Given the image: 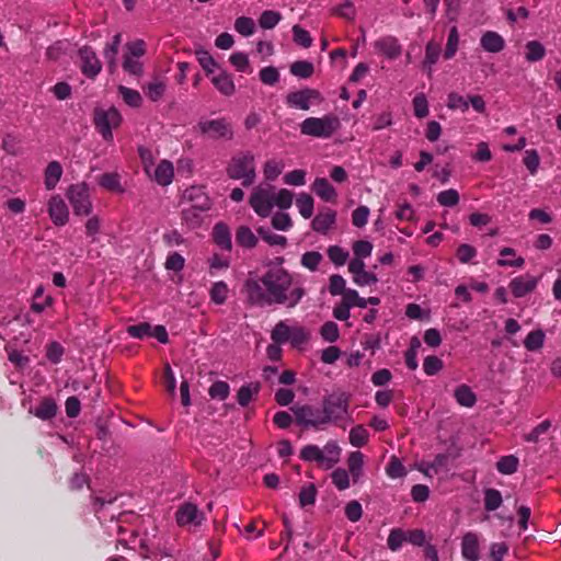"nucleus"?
<instances>
[{
  "mask_svg": "<svg viewBox=\"0 0 561 561\" xmlns=\"http://www.w3.org/2000/svg\"><path fill=\"white\" fill-rule=\"evenodd\" d=\"M261 283L248 280L245 284L249 300L257 306L278 304L293 308L306 294L302 283L282 266L271 267Z\"/></svg>",
  "mask_w": 561,
  "mask_h": 561,
  "instance_id": "nucleus-1",
  "label": "nucleus"
},
{
  "mask_svg": "<svg viewBox=\"0 0 561 561\" xmlns=\"http://www.w3.org/2000/svg\"><path fill=\"white\" fill-rule=\"evenodd\" d=\"M249 204L260 217H268L276 206L288 209L293 204V193L286 188L276 190L273 185L261 184L253 188Z\"/></svg>",
  "mask_w": 561,
  "mask_h": 561,
  "instance_id": "nucleus-2",
  "label": "nucleus"
},
{
  "mask_svg": "<svg viewBox=\"0 0 561 561\" xmlns=\"http://www.w3.org/2000/svg\"><path fill=\"white\" fill-rule=\"evenodd\" d=\"M351 393L342 390L325 394L321 400V408L325 424L344 427L352 419Z\"/></svg>",
  "mask_w": 561,
  "mask_h": 561,
  "instance_id": "nucleus-3",
  "label": "nucleus"
},
{
  "mask_svg": "<svg viewBox=\"0 0 561 561\" xmlns=\"http://www.w3.org/2000/svg\"><path fill=\"white\" fill-rule=\"evenodd\" d=\"M226 173L229 179L241 181L245 187L252 185L256 179L254 154L251 151L234 153L227 163Z\"/></svg>",
  "mask_w": 561,
  "mask_h": 561,
  "instance_id": "nucleus-4",
  "label": "nucleus"
},
{
  "mask_svg": "<svg viewBox=\"0 0 561 561\" xmlns=\"http://www.w3.org/2000/svg\"><path fill=\"white\" fill-rule=\"evenodd\" d=\"M341 448L334 440L328 442L323 449L317 445H307L300 450V458L304 461L317 462L324 469H331L339 462Z\"/></svg>",
  "mask_w": 561,
  "mask_h": 561,
  "instance_id": "nucleus-5",
  "label": "nucleus"
},
{
  "mask_svg": "<svg viewBox=\"0 0 561 561\" xmlns=\"http://www.w3.org/2000/svg\"><path fill=\"white\" fill-rule=\"evenodd\" d=\"M341 126L340 119L333 114L322 117H308L300 124L302 135L317 138H330Z\"/></svg>",
  "mask_w": 561,
  "mask_h": 561,
  "instance_id": "nucleus-6",
  "label": "nucleus"
},
{
  "mask_svg": "<svg viewBox=\"0 0 561 561\" xmlns=\"http://www.w3.org/2000/svg\"><path fill=\"white\" fill-rule=\"evenodd\" d=\"M123 122L122 114L115 107L96 108L94 111V125L105 141H113V129L121 126Z\"/></svg>",
  "mask_w": 561,
  "mask_h": 561,
  "instance_id": "nucleus-7",
  "label": "nucleus"
},
{
  "mask_svg": "<svg viewBox=\"0 0 561 561\" xmlns=\"http://www.w3.org/2000/svg\"><path fill=\"white\" fill-rule=\"evenodd\" d=\"M66 196L77 216H88L92 211V202L90 191L87 183L71 184L66 193Z\"/></svg>",
  "mask_w": 561,
  "mask_h": 561,
  "instance_id": "nucleus-8",
  "label": "nucleus"
},
{
  "mask_svg": "<svg viewBox=\"0 0 561 561\" xmlns=\"http://www.w3.org/2000/svg\"><path fill=\"white\" fill-rule=\"evenodd\" d=\"M296 422L306 428L324 430L327 427L322 408L311 404L295 405L291 408Z\"/></svg>",
  "mask_w": 561,
  "mask_h": 561,
  "instance_id": "nucleus-9",
  "label": "nucleus"
},
{
  "mask_svg": "<svg viewBox=\"0 0 561 561\" xmlns=\"http://www.w3.org/2000/svg\"><path fill=\"white\" fill-rule=\"evenodd\" d=\"M198 129L211 139H231L233 136L231 125L225 118L201 121Z\"/></svg>",
  "mask_w": 561,
  "mask_h": 561,
  "instance_id": "nucleus-10",
  "label": "nucleus"
},
{
  "mask_svg": "<svg viewBox=\"0 0 561 561\" xmlns=\"http://www.w3.org/2000/svg\"><path fill=\"white\" fill-rule=\"evenodd\" d=\"M47 211L50 220L57 227L65 226L69 220V209L64 198L56 194L47 202Z\"/></svg>",
  "mask_w": 561,
  "mask_h": 561,
  "instance_id": "nucleus-11",
  "label": "nucleus"
},
{
  "mask_svg": "<svg viewBox=\"0 0 561 561\" xmlns=\"http://www.w3.org/2000/svg\"><path fill=\"white\" fill-rule=\"evenodd\" d=\"M79 57L81 60V71L90 79H94L101 71L102 65L95 51L89 47L83 46L79 49Z\"/></svg>",
  "mask_w": 561,
  "mask_h": 561,
  "instance_id": "nucleus-12",
  "label": "nucleus"
},
{
  "mask_svg": "<svg viewBox=\"0 0 561 561\" xmlns=\"http://www.w3.org/2000/svg\"><path fill=\"white\" fill-rule=\"evenodd\" d=\"M539 283V277L530 274L519 275L511 279L508 288L515 298H523L533 293Z\"/></svg>",
  "mask_w": 561,
  "mask_h": 561,
  "instance_id": "nucleus-13",
  "label": "nucleus"
},
{
  "mask_svg": "<svg viewBox=\"0 0 561 561\" xmlns=\"http://www.w3.org/2000/svg\"><path fill=\"white\" fill-rule=\"evenodd\" d=\"M175 518L180 526H198L204 520V514L195 504L185 503L176 511Z\"/></svg>",
  "mask_w": 561,
  "mask_h": 561,
  "instance_id": "nucleus-14",
  "label": "nucleus"
},
{
  "mask_svg": "<svg viewBox=\"0 0 561 561\" xmlns=\"http://www.w3.org/2000/svg\"><path fill=\"white\" fill-rule=\"evenodd\" d=\"M320 93L313 89H304L296 92L288 93L286 102L290 107L307 111L310 108L312 100H319Z\"/></svg>",
  "mask_w": 561,
  "mask_h": 561,
  "instance_id": "nucleus-15",
  "label": "nucleus"
},
{
  "mask_svg": "<svg viewBox=\"0 0 561 561\" xmlns=\"http://www.w3.org/2000/svg\"><path fill=\"white\" fill-rule=\"evenodd\" d=\"M375 49L387 57L388 59H396L401 55L402 47L394 36H382L374 43Z\"/></svg>",
  "mask_w": 561,
  "mask_h": 561,
  "instance_id": "nucleus-16",
  "label": "nucleus"
},
{
  "mask_svg": "<svg viewBox=\"0 0 561 561\" xmlns=\"http://www.w3.org/2000/svg\"><path fill=\"white\" fill-rule=\"evenodd\" d=\"M151 180L161 186H168L172 183L174 178V167L169 160H161L148 175Z\"/></svg>",
  "mask_w": 561,
  "mask_h": 561,
  "instance_id": "nucleus-17",
  "label": "nucleus"
},
{
  "mask_svg": "<svg viewBox=\"0 0 561 561\" xmlns=\"http://www.w3.org/2000/svg\"><path fill=\"white\" fill-rule=\"evenodd\" d=\"M184 197L192 203L191 205L196 206L199 209L208 210L211 206V202L203 186L195 185L186 188Z\"/></svg>",
  "mask_w": 561,
  "mask_h": 561,
  "instance_id": "nucleus-18",
  "label": "nucleus"
},
{
  "mask_svg": "<svg viewBox=\"0 0 561 561\" xmlns=\"http://www.w3.org/2000/svg\"><path fill=\"white\" fill-rule=\"evenodd\" d=\"M461 553L468 561L479 560V537L477 534L469 531L463 535L461 541Z\"/></svg>",
  "mask_w": 561,
  "mask_h": 561,
  "instance_id": "nucleus-19",
  "label": "nucleus"
},
{
  "mask_svg": "<svg viewBox=\"0 0 561 561\" xmlns=\"http://www.w3.org/2000/svg\"><path fill=\"white\" fill-rule=\"evenodd\" d=\"M57 410L56 401L50 397H45L37 407L30 409V413L43 421H48L56 416Z\"/></svg>",
  "mask_w": 561,
  "mask_h": 561,
  "instance_id": "nucleus-20",
  "label": "nucleus"
},
{
  "mask_svg": "<svg viewBox=\"0 0 561 561\" xmlns=\"http://www.w3.org/2000/svg\"><path fill=\"white\" fill-rule=\"evenodd\" d=\"M480 45L488 53H500L505 47L504 38L494 31H486L480 38Z\"/></svg>",
  "mask_w": 561,
  "mask_h": 561,
  "instance_id": "nucleus-21",
  "label": "nucleus"
},
{
  "mask_svg": "<svg viewBox=\"0 0 561 561\" xmlns=\"http://www.w3.org/2000/svg\"><path fill=\"white\" fill-rule=\"evenodd\" d=\"M214 242L222 250L230 251L232 249L231 232L227 224L217 222L211 231Z\"/></svg>",
  "mask_w": 561,
  "mask_h": 561,
  "instance_id": "nucleus-22",
  "label": "nucleus"
},
{
  "mask_svg": "<svg viewBox=\"0 0 561 561\" xmlns=\"http://www.w3.org/2000/svg\"><path fill=\"white\" fill-rule=\"evenodd\" d=\"M442 54L440 44L435 41L427 42L425 46V56L422 61L423 69L427 72L428 76H432L433 68L437 64L439 56Z\"/></svg>",
  "mask_w": 561,
  "mask_h": 561,
  "instance_id": "nucleus-23",
  "label": "nucleus"
},
{
  "mask_svg": "<svg viewBox=\"0 0 561 561\" xmlns=\"http://www.w3.org/2000/svg\"><path fill=\"white\" fill-rule=\"evenodd\" d=\"M336 213L332 209L320 211L312 220V229L319 233H327L335 224Z\"/></svg>",
  "mask_w": 561,
  "mask_h": 561,
  "instance_id": "nucleus-24",
  "label": "nucleus"
},
{
  "mask_svg": "<svg viewBox=\"0 0 561 561\" xmlns=\"http://www.w3.org/2000/svg\"><path fill=\"white\" fill-rule=\"evenodd\" d=\"M211 82L215 88L224 95L230 96L236 91V85L232 76L226 71H220L211 77Z\"/></svg>",
  "mask_w": 561,
  "mask_h": 561,
  "instance_id": "nucleus-25",
  "label": "nucleus"
},
{
  "mask_svg": "<svg viewBox=\"0 0 561 561\" xmlns=\"http://www.w3.org/2000/svg\"><path fill=\"white\" fill-rule=\"evenodd\" d=\"M62 175V167L58 161H50L44 171V185L47 191L54 190Z\"/></svg>",
  "mask_w": 561,
  "mask_h": 561,
  "instance_id": "nucleus-26",
  "label": "nucleus"
},
{
  "mask_svg": "<svg viewBox=\"0 0 561 561\" xmlns=\"http://www.w3.org/2000/svg\"><path fill=\"white\" fill-rule=\"evenodd\" d=\"M312 191L324 202H334L337 195L325 178H317L312 183Z\"/></svg>",
  "mask_w": 561,
  "mask_h": 561,
  "instance_id": "nucleus-27",
  "label": "nucleus"
},
{
  "mask_svg": "<svg viewBox=\"0 0 561 561\" xmlns=\"http://www.w3.org/2000/svg\"><path fill=\"white\" fill-rule=\"evenodd\" d=\"M257 237L248 226H240L236 230V242L239 247L244 249H253L257 244Z\"/></svg>",
  "mask_w": 561,
  "mask_h": 561,
  "instance_id": "nucleus-28",
  "label": "nucleus"
},
{
  "mask_svg": "<svg viewBox=\"0 0 561 561\" xmlns=\"http://www.w3.org/2000/svg\"><path fill=\"white\" fill-rule=\"evenodd\" d=\"M207 209H199L196 206L190 205L182 209V224L186 225L190 229L201 226L203 221L202 213Z\"/></svg>",
  "mask_w": 561,
  "mask_h": 561,
  "instance_id": "nucleus-29",
  "label": "nucleus"
},
{
  "mask_svg": "<svg viewBox=\"0 0 561 561\" xmlns=\"http://www.w3.org/2000/svg\"><path fill=\"white\" fill-rule=\"evenodd\" d=\"M98 183L101 187L115 193H123L121 175L117 172H106L99 176Z\"/></svg>",
  "mask_w": 561,
  "mask_h": 561,
  "instance_id": "nucleus-30",
  "label": "nucleus"
},
{
  "mask_svg": "<svg viewBox=\"0 0 561 561\" xmlns=\"http://www.w3.org/2000/svg\"><path fill=\"white\" fill-rule=\"evenodd\" d=\"M348 473L356 483L363 476L364 455L360 451H352L347 458Z\"/></svg>",
  "mask_w": 561,
  "mask_h": 561,
  "instance_id": "nucleus-31",
  "label": "nucleus"
},
{
  "mask_svg": "<svg viewBox=\"0 0 561 561\" xmlns=\"http://www.w3.org/2000/svg\"><path fill=\"white\" fill-rule=\"evenodd\" d=\"M259 382H249L240 387L237 393V401L241 407H247L260 392Z\"/></svg>",
  "mask_w": 561,
  "mask_h": 561,
  "instance_id": "nucleus-32",
  "label": "nucleus"
},
{
  "mask_svg": "<svg viewBox=\"0 0 561 561\" xmlns=\"http://www.w3.org/2000/svg\"><path fill=\"white\" fill-rule=\"evenodd\" d=\"M516 252L512 248H503L500 251V259L497 260V265L502 267L511 266V267H523L525 264V260L522 256L515 257Z\"/></svg>",
  "mask_w": 561,
  "mask_h": 561,
  "instance_id": "nucleus-33",
  "label": "nucleus"
},
{
  "mask_svg": "<svg viewBox=\"0 0 561 561\" xmlns=\"http://www.w3.org/2000/svg\"><path fill=\"white\" fill-rule=\"evenodd\" d=\"M455 399L458 404L466 408H472L477 402V397L467 385H460L455 389Z\"/></svg>",
  "mask_w": 561,
  "mask_h": 561,
  "instance_id": "nucleus-34",
  "label": "nucleus"
},
{
  "mask_svg": "<svg viewBox=\"0 0 561 561\" xmlns=\"http://www.w3.org/2000/svg\"><path fill=\"white\" fill-rule=\"evenodd\" d=\"M546 334L541 329L534 330L524 340V346L529 352L540 351L545 344Z\"/></svg>",
  "mask_w": 561,
  "mask_h": 561,
  "instance_id": "nucleus-35",
  "label": "nucleus"
},
{
  "mask_svg": "<svg viewBox=\"0 0 561 561\" xmlns=\"http://www.w3.org/2000/svg\"><path fill=\"white\" fill-rule=\"evenodd\" d=\"M460 36L456 25L451 26L448 32L447 43L444 50V58L451 59L455 57L459 48Z\"/></svg>",
  "mask_w": 561,
  "mask_h": 561,
  "instance_id": "nucleus-36",
  "label": "nucleus"
},
{
  "mask_svg": "<svg viewBox=\"0 0 561 561\" xmlns=\"http://www.w3.org/2000/svg\"><path fill=\"white\" fill-rule=\"evenodd\" d=\"M165 90H167L165 81L162 79L156 78L147 84V87L145 89V93L149 100H151L152 102H157L163 96Z\"/></svg>",
  "mask_w": 561,
  "mask_h": 561,
  "instance_id": "nucleus-37",
  "label": "nucleus"
},
{
  "mask_svg": "<svg viewBox=\"0 0 561 561\" xmlns=\"http://www.w3.org/2000/svg\"><path fill=\"white\" fill-rule=\"evenodd\" d=\"M296 206L299 210V214L305 218H311L313 214L314 203L313 198L308 193H300L296 198Z\"/></svg>",
  "mask_w": 561,
  "mask_h": 561,
  "instance_id": "nucleus-38",
  "label": "nucleus"
},
{
  "mask_svg": "<svg viewBox=\"0 0 561 561\" xmlns=\"http://www.w3.org/2000/svg\"><path fill=\"white\" fill-rule=\"evenodd\" d=\"M525 58L529 62H536L541 60L546 55V48L538 41H529L526 46Z\"/></svg>",
  "mask_w": 561,
  "mask_h": 561,
  "instance_id": "nucleus-39",
  "label": "nucleus"
},
{
  "mask_svg": "<svg viewBox=\"0 0 561 561\" xmlns=\"http://www.w3.org/2000/svg\"><path fill=\"white\" fill-rule=\"evenodd\" d=\"M519 460L514 455L503 456L496 462V469L502 474H513L517 471Z\"/></svg>",
  "mask_w": 561,
  "mask_h": 561,
  "instance_id": "nucleus-40",
  "label": "nucleus"
},
{
  "mask_svg": "<svg viewBox=\"0 0 561 561\" xmlns=\"http://www.w3.org/2000/svg\"><path fill=\"white\" fill-rule=\"evenodd\" d=\"M118 93L123 101L130 107H139L142 103V98L137 90L127 88L125 85L118 87Z\"/></svg>",
  "mask_w": 561,
  "mask_h": 561,
  "instance_id": "nucleus-41",
  "label": "nucleus"
},
{
  "mask_svg": "<svg viewBox=\"0 0 561 561\" xmlns=\"http://www.w3.org/2000/svg\"><path fill=\"white\" fill-rule=\"evenodd\" d=\"M122 42L121 34H115L111 41V43L106 44L103 55L108 66L112 68L116 64V56L118 54V48Z\"/></svg>",
  "mask_w": 561,
  "mask_h": 561,
  "instance_id": "nucleus-42",
  "label": "nucleus"
},
{
  "mask_svg": "<svg viewBox=\"0 0 561 561\" xmlns=\"http://www.w3.org/2000/svg\"><path fill=\"white\" fill-rule=\"evenodd\" d=\"M293 327L288 325L285 321L276 323L271 333V339L276 344H284L289 341V334Z\"/></svg>",
  "mask_w": 561,
  "mask_h": 561,
  "instance_id": "nucleus-43",
  "label": "nucleus"
},
{
  "mask_svg": "<svg viewBox=\"0 0 561 561\" xmlns=\"http://www.w3.org/2000/svg\"><path fill=\"white\" fill-rule=\"evenodd\" d=\"M350 443L354 447H363L369 439V433L363 425H356L350 431Z\"/></svg>",
  "mask_w": 561,
  "mask_h": 561,
  "instance_id": "nucleus-44",
  "label": "nucleus"
},
{
  "mask_svg": "<svg viewBox=\"0 0 561 561\" xmlns=\"http://www.w3.org/2000/svg\"><path fill=\"white\" fill-rule=\"evenodd\" d=\"M228 293L229 289L225 282H216L209 291L210 300L216 305H222L228 298Z\"/></svg>",
  "mask_w": 561,
  "mask_h": 561,
  "instance_id": "nucleus-45",
  "label": "nucleus"
},
{
  "mask_svg": "<svg viewBox=\"0 0 561 561\" xmlns=\"http://www.w3.org/2000/svg\"><path fill=\"white\" fill-rule=\"evenodd\" d=\"M327 253L330 261L336 266H343L350 257L348 251L340 245H330Z\"/></svg>",
  "mask_w": 561,
  "mask_h": 561,
  "instance_id": "nucleus-46",
  "label": "nucleus"
},
{
  "mask_svg": "<svg viewBox=\"0 0 561 561\" xmlns=\"http://www.w3.org/2000/svg\"><path fill=\"white\" fill-rule=\"evenodd\" d=\"M502 494L496 489H486L484 491V508L489 512L497 510L502 505Z\"/></svg>",
  "mask_w": 561,
  "mask_h": 561,
  "instance_id": "nucleus-47",
  "label": "nucleus"
},
{
  "mask_svg": "<svg viewBox=\"0 0 561 561\" xmlns=\"http://www.w3.org/2000/svg\"><path fill=\"white\" fill-rule=\"evenodd\" d=\"M317 488L313 483H308L304 485L299 492V505L301 507H306L309 505H313L317 499Z\"/></svg>",
  "mask_w": 561,
  "mask_h": 561,
  "instance_id": "nucleus-48",
  "label": "nucleus"
},
{
  "mask_svg": "<svg viewBox=\"0 0 561 561\" xmlns=\"http://www.w3.org/2000/svg\"><path fill=\"white\" fill-rule=\"evenodd\" d=\"M447 107L453 111L467 112L469 108V96L466 98L456 92H450L447 95Z\"/></svg>",
  "mask_w": 561,
  "mask_h": 561,
  "instance_id": "nucleus-49",
  "label": "nucleus"
},
{
  "mask_svg": "<svg viewBox=\"0 0 561 561\" xmlns=\"http://www.w3.org/2000/svg\"><path fill=\"white\" fill-rule=\"evenodd\" d=\"M331 479L332 483L339 491H344L351 485L350 473L346 469L337 468L333 470Z\"/></svg>",
  "mask_w": 561,
  "mask_h": 561,
  "instance_id": "nucleus-50",
  "label": "nucleus"
},
{
  "mask_svg": "<svg viewBox=\"0 0 561 561\" xmlns=\"http://www.w3.org/2000/svg\"><path fill=\"white\" fill-rule=\"evenodd\" d=\"M282 20V15L277 11L265 10L259 18V24L264 30L274 28L279 21Z\"/></svg>",
  "mask_w": 561,
  "mask_h": 561,
  "instance_id": "nucleus-51",
  "label": "nucleus"
},
{
  "mask_svg": "<svg viewBox=\"0 0 561 561\" xmlns=\"http://www.w3.org/2000/svg\"><path fill=\"white\" fill-rule=\"evenodd\" d=\"M257 233L270 245H279L282 248H285L287 244L286 237L273 233L267 228H263V227L259 228Z\"/></svg>",
  "mask_w": 561,
  "mask_h": 561,
  "instance_id": "nucleus-52",
  "label": "nucleus"
},
{
  "mask_svg": "<svg viewBox=\"0 0 561 561\" xmlns=\"http://www.w3.org/2000/svg\"><path fill=\"white\" fill-rule=\"evenodd\" d=\"M230 64L236 68L239 72H251L249 57L245 53L237 51L230 55L229 57Z\"/></svg>",
  "mask_w": 561,
  "mask_h": 561,
  "instance_id": "nucleus-53",
  "label": "nucleus"
},
{
  "mask_svg": "<svg viewBox=\"0 0 561 561\" xmlns=\"http://www.w3.org/2000/svg\"><path fill=\"white\" fill-rule=\"evenodd\" d=\"M323 256L318 251H308L301 256V265L311 272H316L322 262Z\"/></svg>",
  "mask_w": 561,
  "mask_h": 561,
  "instance_id": "nucleus-54",
  "label": "nucleus"
},
{
  "mask_svg": "<svg viewBox=\"0 0 561 561\" xmlns=\"http://www.w3.org/2000/svg\"><path fill=\"white\" fill-rule=\"evenodd\" d=\"M234 30L242 36H251L255 31V23L253 19L248 16H240L234 22Z\"/></svg>",
  "mask_w": 561,
  "mask_h": 561,
  "instance_id": "nucleus-55",
  "label": "nucleus"
},
{
  "mask_svg": "<svg viewBox=\"0 0 561 561\" xmlns=\"http://www.w3.org/2000/svg\"><path fill=\"white\" fill-rule=\"evenodd\" d=\"M284 163L282 160H268L265 162L263 173L266 180L274 181L283 171Z\"/></svg>",
  "mask_w": 561,
  "mask_h": 561,
  "instance_id": "nucleus-56",
  "label": "nucleus"
},
{
  "mask_svg": "<svg viewBox=\"0 0 561 561\" xmlns=\"http://www.w3.org/2000/svg\"><path fill=\"white\" fill-rule=\"evenodd\" d=\"M313 65L306 60L295 61L290 67V72L299 78H309L313 73Z\"/></svg>",
  "mask_w": 561,
  "mask_h": 561,
  "instance_id": "nucleus-57",
  "label": "nucleus"
},
{
  "mask_svg": "<svg viewBox=\"0 0 561 561\" xmlns=\"http://www.w3.org/2000/svg\"><path fill=\"white\" fill-rule=\"evenodd\" d=\"M443 360L435 355H430L424 358L423 369L427 376H434L438 374L443 369Z\"/></svg>",
  "mask_w": 561,
  "mask_h": 561,
  "instance_id": "nucleus-58",
  "label": "nucleus"
},
{
  "mask_svg": "<svg viewBox=\"0 0 561 561\" xmlns=\"http://www.w3.org/2000/svg\"><path fill=\"white\" fill-rule=\"evenodd\" d=\"M386 472H387L388 477H390L391 479L402 478L407 474V470H405L403 463L396 456H392L390 458L389 463L386 468Z\"/></svg>",
  "mask_w": 561,
  "mask_h": 561,
  "instance_id": "nucleus-59",
  "label": "nucleus"
},
{
  "mask_svg": "<svg viewBox=\"0 0 561 561\" xmlns=\"http://www.w3.org/2000/svg\"><path fill=\"white\" fill-rule=\"evenodd\" d=\"M208 393L213 399L226 400L230 393V387L226 381L218 380L210 386Z\"/></svg>",
  "mask_w": 561,
  "mask_h": 561,
  "instance_id": "nucleus-60",
  "label": "nucleus"
},
{
  "mask_svg": "<svg viewBox=\"0 0 561 561\" xmlns=\"http://www.w3.org/2000/svg\"><path fill=\"white\" fill-rule=\"evenodd\" d=\"M393 123L392 113L389 111H385L380 114H377L373 117L371 122V130L378 131L383 128L390 127Z\"/></svg>",
  "mask_w": 561,
  "mask_h": 561,
  "instance_id": "nucleus-61",
  "label": "nucleus"
},
{
  "mask_svg": "<svg viewBox=\"0 0 561 561\" xmlns=\"http://www.w3.org/2000/svg\"><path fill=\"white\" fill-rule=\"evenodd\" d=\"M320 335L327 342H335L340 336L337 324L333 321H327L320 329Z\"/></svg>",
  "mask_w": 561,
  "mask_h": 561,
  "instance_id": "nucleus-62",
  "label": "nucleus"
},
{
  "mask_svg": "<svg viewBox=\"0 0 561 561\" xmlns=\"http://www.w3.org/2000/svg\"><path fill=\"white\" fill-rule=\"evenodd\" d=\"M437 202L439 205L445 207L456 206L459 202V194L456 190H445L437 195Z\"/></svg>",
  "mask_w": 561,
  "mask_h": 561,
  "instance_id": "nucleus-63",
  "label": "nucleus"
},
{
  "mask_svg": "<svg viewBox=\"0 0 561 561\" xmlns=\"http://www.w3.org/2000/svg\"><path fill=\"white\" fill-rule=\"evenodd\" d=\"M260 80L266 85H274L279 81V72L273 67H264L260 70L259 73Z\"/></svg>",
  "mask_w": 561,
  "mask_h": 561,
  "instance_id": "nucleus-64",
  "label": "nucleus"
}]
</instances>
